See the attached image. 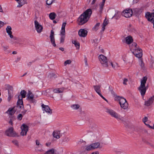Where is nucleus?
<instances>
[{
    "mask_svg": "<svg viewBox=\"0 0 154 154\" xmlns=\"http://www.w3.org/2000/svg\"><path fill=\"white\" fill-rule=\"evenodd\" d=\"M92 14L91 9L87 10L82 13L78 19V24L79 25H82L86 23L89 20Z\"/></svg>",
    "mask_w": 154,
    "mask_h": 154,
    "instance_id": "nucleus-1",
    "label": "nucleus"
},
{
    "mask_svg": "<svg viewBox=\"0 0 154 154\" xmlns=\"http://www.w3.org/2000/svg\"><path fill=\"white\" fill-rule=\"evenodd\" d=\"M130 48L132 53L137 57L140 58L142 56V51L139 46L135 42L130 46Z\"/></svg>",
    "mask_w": 154,
    "mask_h": 154,
    "instance_id": "nucleus-2",
    "label": "nucleus"
},
{
    "mask_svg": "<svg viewBox=\"0 0 154 154\" xmlns=\"http://www.w3.org/2000/svg\"><path fill=\"white\" fill-rule=\"evenodd\" d=\"M147 79L146 76L143 78L141 82V84L138 89L141 95L143 97L145 94L146 91L147 89V87H146L145 85Z\"/></svg>",
    "mask_w": 154,
    "mask_h": 154,
    "instance_id": "nucleus-3",
    "label": "nucleus"
},
{
    "mask_svg": "<svg viewBox=\"0 0 154 154\" xmlns=\"http://www.w3.org/2000/svg\"><path fill=\"white\" fill-rule=\"evenodd\" d=\"M116 100L118 101L120 105V107L124 109H128V104L126 100L123 97L117 96L115 97Z\"/></svg>",
    "mask_w": 154,
    "mask_h": 154,
    "instance_id": "nucleus-4",
    "label": "nucleus"
},
{
    "mask_svg": "<svg viewBox=\"0 0 154 154\" xmlns=\"http://www.w3.org/2000/svg\"><path fill=\"white\" fill-rule=\"evenodd\" d=\"M106 111L112 117L115 118L116 119L122 121H125V119L123 117L121 116L114 110L111 109H107Z\"/></svg>",
    "mask_w": 154,
    "mask_h": 154,
    "instance_id": "nucleus-5",
    "label": "nucleus"
},
{
    "mask_svg": "<svg viewBox=\"0 0 154 154\" xmlns=\"http://www.w3.org/2000/svg\"><path fill=\"white\" fill-rule=\"evenodd\" d=\"M98 58L100 63L103 67H108V60L106 56L103 54H101L99 56Z\"/></svg>",
    "mask_w": 154,
    "mask_h": 154,
    "instance_id": "nucleus-6",
    "label": "nucleus"
},
{
    "mask_svg": "<svg viewBox=\"0 0 154 154\" xmlns=\"http://www.w3.org/2000/svg\"><path fill=\"white\" fill-rule=\"evenodd\" d=\"M12 29L11 26H8L6 28V31L7 33L8 34V35H9L10 37L11 38H13V39L11 40V41L12 42V44H14V42H13L14 41V40H17V41L15 42L14 43L16 44H18V41H19V40L17 38L15 37H14L12 35V32H11Z\"/></svg>",
    "mask_w": 154,
    "mask_h": 154,
    "instance_id": "nucleus-7",
    "label": "nucleus"
},
{
    "mask_svg": "<svg viewBox=\"0 0 154 154\" xmlns=\"http://www.w3.org/2000/svg\"><path fill=\"white\" fill-rule=\"evenodd\" d=\"M5 134L10 137H14L17 136V133L14 131L13 127H11L7 130L5 132Z\"/></svg>",
    "mask_w": 154,
    "mask_h": 154,
    "instance_id": "nucleus-8",
    "label": "nucleus"
},
{
    "mask_svg": "<svg viewBox=\"0 0 154 154\" xmlns=\"http://www.w3.org/2000/svg\"><path fill=\"white\" fill-rule=\"evenodd\" d=\"M132 11L130 9L124 10L122 13V15L126 18L131 17L132 16Z\"/></svg>",
    "mask_w": 154,
    "mask_h": 154,
    "instance_id": "nucleus-9",
    "label": "nucleus"
},
{
    "mask_svg": "<svg viewBox=\"0 0 154 154\" xmlns=\"http://www.w3.org/2000/svg\"><path fill=\"white\" fill-rule=\"evenodd\" d=\"M21 132L20 133L21 135L22 136H26L28 131V126L25 124H23L21 126Z\"/></svg>",
    "mask_w": 154,
    "mask_h": 154,
    "instance_id": "nucleus-10",
    "label": "nucleus"
},
{
    "mask_svg": "<svg viewBox=\"0 0 154 154\" xmlns=\"http://www.w3.org/2000/svg\"><path fill=\"white\" fill-rule=\"evenodd\" d=\"M34 25L35 29L37 32L38 33H41L43 29V26L40 24L36 20L34 21Z\"/></svg>",
    "mask_w": 154,
    "mask_h": 154,
    "instance_id": "nucleus-11",
    "label": "nucleus"
},
{
    "mask_svg": "<svg viewBox=\"0 0 154 154\" xmlns=\"http://www.w3.org/2000/svg\"><path fill=\"white\" fill-rule=\"evenodd\" d=\"M154 100V95L149 98L145 102L144 105L147 106L151 105L153 103Z\"/></svg>",
    "mask_w": 154,
    "mask_h": 154,
    "instance_id": "nucleus-12",
    "label": "nucleus"
},
{
    "mask_svg": "<svg viewBox=\"0 0 154 154\" xmlns=\"http://www.w3.org/2000/svg\"><path fill=\"white\" fill-rule=\"evenodd\" d=\"M145 17L148 20L152 22L154 20V12L151 13L149 12L146 13Z\"/></svg>",
    "mask_w": 154,
    "mask_h": 154,
    "instance_id": "nucleus-13",
    "label": "nucleus"
},
{
    "mask_svg": "<svg viewBox=\"0 0 154 154\" xmlns=\"http://www.w3.org/2000/svg\"><path fill=\"white\" fill-rule=\"evenodd\" d=\"M54 35V32L53 30H51V33L50 35V41L53 46L54 47H55L56 46V44L55 43Z\"/></svg>",
    "mask_w": 154,
    "mask_h": 154,
    "instance_id": "nucleus-14",
    "label": "nucleus"
},
{
    "mask_svg": "<svg viewBox=\"0 0 154 154\" xmlns=\"http://www.w3.org/2000/svg\"><path fill=\"white\" fill-rule=\"evenodd\" d=\"M88 31L84 29H80L78 32L79 35L80 37H85L87 35Z\"/></svg>",
    "mask_w": 154,
    "mask_h": 154,
    "instance_id": "nucleus-15",
    "label": "nucleus"
},
{
    "mask_svg": "<svg viewBox=\"0 0 154 154\" xmlns=\"http://www.w3.org/2000/svg\"><path fill=\"white\" fill-rule=\"evenodd\" d=\"M54 137L57 139H59L62 136L60 131L58 130L54 131L52 133Z\"/></svg>",
    "mask_w": 154,
    "mask_h": 154,
    "instance_id": "nucleus-16",
    "label": "nucleus"
},
{
    "mask_svg": "<svg viewBox=\"0 0 154 154\" xmlns=\"http://www.w3.org/2000/svg\"><path fill=\"white\" fill-rule=\"evenodd\" d=\"M20 95L18 96V100L17 103V106L19 108L23 107V101L22 98H20Z\"/></svg>",
    "mask_w": 154,
    "mask_h": 154,
    "instance_id": "nucleus-17",
    "label": "nucleus"
},
{
    "mask_svg": "<svg viewBox=\"0 0 154 154\" xmlns=\"http://www.w3.org/2000/svg\"><path fill=\"white\" fill-rule=\"evenodd\" d=\"M27 97L28 100L31 102L33 103L34 102V95L30 91L28 92L27 94Z\"/></svg>",
    "mask_w": 154,
    "mask_h": 154,
    "instance_id": "nucleus-18",
    "label": "nucleus"
},
{
    "mask_svg": "<svg viewBox=\"0 0 154 154\" xmlns=\"http://www.w3.org/2000/svg\"><path fill=\"white\" fill-rule=\"evenodd\" d=\"M42 106L44 110L47 112L49 114H51L52 113L51 110L50 109L48 106L45 105L44 104H42Z\"/></svg>",
    "mask_w": 154,
    "mask_h": 154,
    "instance_id": "nucleus-19",
    "label": "nucleus"
},
{
    "mask_svg": "<svg viewBox=\"0 0 154 154\" xmlns=\"http://www.w3.org/2000/svg\"><path fill=\"white\" fill-rule=\"evenodd\" d=\"M66 24V22L63 23L60 32V35H65V27Z\"/></svg>",
    "mask_w": 154,
    "mask_h": 154,
    "instance_id": "nucleus-20",
    "label": "nucleus"
},
{
    "mask_svg": "<svg viewBox=\"0 0 154 154\" xmlns=\"http://www.w3.org/2000/svg\"><path fill=\"white\" fill-rule=\"evenodd\" d=\"M100 87L101 86L99 85H95L93 86L94 90L99 95L101 94Z\"/></svg>",
    "mask_w": 154,
    "mask_h": 154,
    "instance_id": "nucleus-21",
    "label": "nucleus"
},
{
    "mask_svg": "<svg viewBox=\"0 0 154 154\" xmlns=\"http://www.w3.org/2000/svg\"><path fill=\"white\" fill-rule=\"evenodd\" d=\"M16 1L18 4L17 7L18 8L21 7L25 4H26L24 0H16Z\"/></svg>",
    "mask_w": 154,
    "mask_h": 154,
    "instance_id": "nucleus-22",
    "label": "nucleus"
},
{
    "mask_svg": "<svg viewBox=\"0 0 154 154\" xmlns=\"http://www.w3.org/2000/svg\"><path fill=\"white\" fill-rule=\"evenodd\" d=\"M139 64L140 66L141 69L143 70L145 69V64L143 61L141 59H140L139 60Z\"/></svg>",
    "mask_w": 154,
    "mask_h": 154,
    "instance_id": "nucleus-23",
    "label": "nucleus"
},
{
    "mask_svg": "<svg viewBox=\"0 0 154 154\" xmlns=\"http://www.w3.org/2000/svg\"><path fill=\"white\" fill-rule=\"evenodd\" d=\"M125 41L127 44H130L133 41V39L130 36H129L125 38Z\"/></svg>",
    "mask_w": 154,
    "mask_h": 154,
    "instance_id": "nucleus-24",
    "label": "nucleus"
},
{
    "mask_svg": "<svg viewBox=\"0 0 154 154\" xmlns=\"http://www.w3.org/2000/svg\"><path fill=\"white\" fill-rule=\"evenodd\" d=\"M108 24V20H106V18L104 20V21L103 23L102 27V30L101 31V32H103L104 31L105 29V27Z\"/></svg>",
    "mask_w": 154,
    "mask_h": 154,
    "instance_id": "nucleus-25",
    "label": "nucleus"
},
{
    "mask_svg": "<svg viewBox=\"0 0 154 154\" xmlns=\"http://www.w3.org/2000/svg\"><path fill=\"white\" fill-rule=\"evenodd\" d=\"M64 88H62L55 89L53 90V92L54 93H61L63 92Z\"/></svg>",
    "mask_w": 154,
    "mask_h": 154,
    "instance_id": "nucleus-26",
    "label": "nucleus"
},
{
    "mask_svg": "<svg viewBox=\"0 0 154 154\" xmlns=\"http://www.w3.org/2000/svg\"><path fill=\"white\" fill-rule=\"evenodd\" d=\"M93 149L99 148L100 143L99 142H97L91 144Z\"/></svg>",
    "mask_w": 154,
    "mask_h": 154,
    "instance_id": "nucleus-27",
    "label": "nucleus"
},
{
    "mask_svg": "<svg viewBox=\"0 0 154 154\" xmlns=\"http://www.w3.org/2000/svg\"><path fill=\"white\" fill-rule=\"evenodd\" d=\"M56 150L54 148H52L47 151L44 154H54Z\"/></svg>",
    "mask_w": 154,
    "mask_h": 154,
    "instance_id": "nucleus-28",
    "label": "nucleus"
},
{
    "mask_svg": "<svg viewBox=\"0 0 154 154\" xmlns=\"http://www.w3.org/2000/svg\"><path fill=\"white\" fill-rule=\"evenodd\" d=\"M100 25V23H97L92 28V30L94 31H96L99 29Z\"/></svg>",
    "mask_w": 154,
    "mask_h": 154,
    "instance_id": "nucleus-29",
    "label": "nucleus"
},
{
    "mask_svg": "<svg viewBox=\"0 0 154 154\" xmlns=\"http://www.w3.org/2000/svg\"><path fill=\"white\" fill-rule=\"evenodd\" d=\"M72 43L74 44L77 49H79L80 47V44L79 42L75 40H72Z\"/></svg>",
    "mask_w": 154,
    "mask_h": 154,
    "instance_id": "nucleus-30",
    "label": "nucleus"
},
{
    "mask_svg": "<svg viewBox=\"0 0 154 154\" xmlns=\"http://www.w3.org/2000/svg\"><path fill=\"white\" fill-rule=\"evenodd\" d=\"M80 105L79 104H72L71 106V109L73 110H77L80 107Z\"/></svg>",
    "mask_w": 154,
    "mask_h": 154,
    "instance_id": "nucleus-31",
    "label": "nucleus"
},
{
    "mask_svg": "<svg viewBox=\"0 0 154 154\" xmlns=\"http://www.w3.org/2000/svg\"><path fill=\"white\" fill-rule=\"evenodd\" d=\"M56 16V14L54 12L51 13L49 15L50 18L51 20H54Z\"/></svg>",
    "mask_w": 154,
    "mask_h": 154,
    "instance_id": "nucleus-32",
    "label": "nucleus"
},
{
    "mask_svg": "<svg viewBox=\"0 0 154 154\" xmlns=\"http://www.w3.org/2000/svg\"><path fill=\"white\" fill-rule=\"evenodd\" d=\"M36 144L37 146L36 148H42V145L40 143L39 141L38 140L35 141Z\"/></svg>",
    "mask_w": 154,
    "mask_h": 154,
    "instance_id": "nucleus-33",
    "label": "nucleus"
},
{
    "mask_svg": "<svg viewBox=\"0 0 154 154\" xmlns=\"http://www.w3.org/2000/svg\"><path fill=\"white\" fill-rule=\"evenodd\" d=\"M105 1L106 0H104V1H103V0L101 4L100 5V13H101L102 12V11L103 10V6L104 5V3H105Z\"/></svg>",
    "mask_w": 154,
    "mask_h": 154,
    "instance_id": "nucleus-34",
    "label": "nucleus"
},
{
    "mask_svg": "<svg viewBox=\"0 0 154 154\" xmlns=\"http://www.w3.org/2000/svg\"><path fill=\"white\" fill-rule=\"evenodd\" d=\"M15 112L14 110L13 109H9L8 111L7 112V113L12 116L14 113Z\"/></svg>",
    "mask_w": 154,
    "mask_h": 154,
    "instance_id": "nucleus-35",
    "label": "nucleus"
},
{
    "mask_svg": "<svg viewBox=\"0 0 154 154\" xmlns=\"http://www.w3.org/2000/svg\"><path fill=\"white\" fill-rule=\"evenodd\" d=\"M26 94V91L25 90H22L20 92V95L21 96V98H22V99L23 98H24L25 97Z\"/></svg>",
    "mask_w": 154,
    "mask_h": 154,
    "instance_id": "nucleus-36",
    "label": "nucleus"
},
{
    "mask_svg": "<svg viewBox=\"0 0 154 154\" xmlns=\"http://www.w3.org/2000/svg\"><path fill=\"white\" fill-rule=\"evenodd\" d=\"M123 80V84L125 85H127V82L128 81V79L127 78H124L122 79Z\"/></svg>",
    "mask_w": 154,
    "mask_h": 154,
    "instance_id": "nucleus-37",
    "label": "nucleus"
},
{
    "mask_svg": "<svg viewBox=\"0 0 154 154\" xmlns=\"http://www.w3.org/2000/svg\"><path fill=\"white\" fill-rule=\"evenodd\" d=\"M65 35H61L60 38V43H63L64 42Z\"/></svg>",
    "mask_w": 154,
    "mask_h": 154,
    "instance_id": "nucleus-38",
    "label": "nucleus"
},
{
    "mask_svg": "<svg viewBox=\"0 0 154 154\" xmlns=\"http://www.w3.org/2000/svg\"><path fill=\"white\" fill-rule=\"evenodd\" d=\"M85 149L87 151H90L93 150L91 144L86 147Z\"/></svg>",
    "mask_w": 154,
    "mask_h": 154,
    "instance_id": "nucleus-39",
    "label": "nucleus"
},
{
    "mask_svg": "<svg viewBox=\"0 0 154 154\" xmlns=\"http://www.w3.org/2000/svg\"><path fill=\"white\" fill-rule=\"evenodd\" d=\"M54 1L55 0H47L46 4L48 5H51Z\"/></svg>",
    "mask_w": 154,
    "mask_h": 154,
    "instance_id": "nucleus-40",
    "label": "nucleus"
},
{
    "mask_svg": "<svg viewBox=\"0 0 154 154\" xmlns=\"http://www.w3.org/2000/svg\"><path fill=\"white\" fill-rule=\"evenodd\" d=\"M72 61H71L70 60H68L65 61L64 63V66H66L67 64H70Z\"/></svg>",
    "mask_w": 154,
    "mask_h": 154,
    "instance_id": "nucleus-41",
    "label": "nucleus"
},
{
    "mask_svg": "<svg viewBox=\"0 0 154 154\" xmlns=\"http://www.w3.org/2000/svg\"><path fill=\"white\" fill-rule=\"evenodd\" d=\"M111 65L113 69H115L117 66H118V65L117 63H113L112 62H111Z\"/></svg>",
    "mask_w": 154,
    "mask_h": 154,
    "instance_id": "nucleus-42",
    "label": "nucleus"
},
{
    "mask_svg": "<svg viewBox=\"0 0 154 154\" xmlns=\"http://www.w3.org/2000/svg\"><path fill=\"white\" fill-rule=\"evenodd\" d=\"M14 120V118L13 117H12L11 118H10V120L8 122V123L10 124H11V125H13V123L12 121Z\"/></svg>",
    "mask_w": 154,
    "mask_h": 154,
    "instance_id": "nucleus-43",
    "label": "nucleus"
},
{
    "mask_svg": "<svg viewBox=\"0 0 154 154\" xmlns=\"http://www.w3.org/2000/svg\"><path fill=\"white\" fill-rule=\"evenodd\" d=\"M22 117L23 115L21 114H18L17 116V119L20 120L22 119Z\"/></svg>",
    "mask_w": 154,
    "mask_h": 154,
    "instance_id": "nucleus-44",
    "label": "nucleus"
},
{
    "mask_svg": "<svg viewBox=\"0 0 154 154\" xmlns=\"http://www.w3.org/2000/svg\"><path fill=\"white\" fill-rule=\"evenodd\" d=\"M69 140V138L68 137H65L63 140V141L64 142H66V143L68 142Z\"/></svg>",
    "mask_w": 154,
    "mask_h": 154,
    "instance_id": "nucleus-45",
    "label": "nucleus"
},
{
    "mask_svg": "<svg viewBox=\"0 0 154 154\" xmlns=\"http://www.w3.org/2000/svg\"><path fill=\"white\" fill-rule=\"evenodd\" d=\"M2 48H3V50L4 51H6L8 48V46L7 45H2Z\"/></svg>",
    "mask_w": 154,
    "mask_h": 154,
    "instance_id": "nucleus-46",
    "label": "nucleus"
},
{
    "mask_svg": "<svg viewBox=\"0 0 154 154\" xmlns=\"http://www.w3.org/2000/svg\"><path fill=\"white\" fill-rule=\"evenodd\" d=\"M12 142L15 145L18 146V141L16 140H14L12 141Z\"/></svg>",
    "mask_w": 154,
    "mask_h": 154,
    "instance_id": "nucleus-47",
    "label": "nucleus"
},
{
    "mask_svg": "<svg viewBox=\"0 0 154 154\" xmlns=\"http://www.w3.org/2000/svg\"><path fill=\"white\" fill-rule=\"evenodd\" d=\"M148 118L146 117H145L143 119V122L145 124L146 122L148 120Z\"/></svg>",
    "mask_w": 154,
    "mask_h": 154,
    "instance_id": "nucleus-48",
    "label": "nucleus"
},
{
    "mask_svg": "<svg viewBox=\"0 0 154 154\" xmlns=\"http://www.w3.org/2000/svg\"><path fill=\"white\" fill-rule=\"evenodd\" d=\"M5 24L4 23L0 20V29Z\"/></svg>",
    "mask_w": 154,
    "mask_h": 154,
    "instance_id": "nucleus-49",
    "label": "nucleus"
},
{
    "mask_svg": "<svg viewBox=\"0 0 154 154\" xmlns=\"http://www.w3.org/2000/svg\"><path fill=\"white\" fill-rule=\"evenodd\" d=\"M0 12L4 13V12L2 9V8L1 5H0Z\"/></svg>",
    "mask_w": 154,
    "mask_h": 154,
    "instance_id": "nucleus-50",
    "label": "nucleus"
},
{
    "mask_svg": "<svg viewBox=\"0 0 154 154\" xmlns=\"http://www.w3.org/2000/svg\"><path fill=\"white\" fill-rule=\"evenodd\" d=\"M99 95L104 100H105V101H106V102H107V100L101 94H100Z\"/></svg>",
    "mask_w": 154,
    "mask_h": 154,
    "instance_id": "nucleus-51",
    "label": "nucleus"
},
{
    "mask_svg": "<svg viewBox=\"0 0 154 154\" xmlns=\"http://www.w3.org/2000/svg\"><path fill=\"white\" fill-rule=\"evenodd\" d=\"M145 125H146V126L148 127L149 128L152 129V126H150L149 124L145 123Z\"/></svg>",
    "mask_w": 154,
    "mask_h": 154,
    "instance_id": "nucleus-52",
    "label": "nucleus"
},
{
    "mask_svg": "<svg viewBox=\"0 0 154 154\" xmlns=\"http://www.w3.org/2000/svg\"><path fill=\"white\" fill-rule=\"evenodd\" d=\"M26 112H27L26 110H24L22 112V113L23 114V115H24L26 114Z\"/></svg>",
    "mask_w": 154,
    "mask_h": 154,
    "instance_id": "nucleus-53",
    "label": "nucleus"
},
{
    "mask_svg": "<svg viewBox=\"0 0 154 154\" xmlns=\"http://www.w3.org/2000/svg\"><path fill=\"white\" fill-rule=\"evenodd\" d=\"M51 143L50 142L46 143V145L47 146H49L51 145Z\"/></svg>",
    "mask_w": 154,
    "mask_h": 154,
    "instance_id": "nucleus-54",
    "label": "nucleus"
},
{
    "mask_svg": "<svg viewBox=\"0 0 154 154\" xmlns=\"http://www.w3.org/2000/svg\"><path fill=\"white\" fill-rule=\"evenodd\" d=\"M94 41L95 42L98 43V40L96 38L94 40Z\"/></svg>",
    "mask_w": 154,
    "mask_h": 154,
    "instance_id": "nucleus-55",
    "label": "nucleus"
},
{
    "mask_svg": "<svg viewBox=\"0 0 154 154\" xmlns=\"http://www.w3.org/2000/svg\"><path fill=\"white\" fill-rule=\"evenodd\" d=\"M119 12H117V13L116 14H115V15H114V16L113 17H112V18H113L114 17H116V15H118V16H119Z\"/></svg>",
    "mask_w": 154,
    "mask_h": 154,
    "instance_id": "nucleus-56",
    "label": "nucleus"
},
{
    "mask_svg": "<svg viewBox=\"0 0 154 154\" xmlns=\"http://www.w3.org/2000/svg\"><path fill=\"white\" fill-rule=\"evenodd\" d=\"M140 128H137L135 130V131L137 132H139L140 131L139 130Z\"/></svg>",
    "mask_w": 154,
    "mask_h": 154,
    "instance_id": "nucleus-57",
    "label": "nucleus"
},
{
    "mask_svg": "<svg viewBox=\"0 0 154 154\" xmlns=\"http://www.w3.org/2000/svg\"><path fill=\"white\" fill-rule=\"evenodd\" d=\"M59 49L62 51H64V48L62 47L60 48H59Z\"/></svg>",
    "mask_w": 154,
    "mask_h": 154,
    "instance_id": "nucleus-58",
    "label": "nucleus"
},
{
    "mask_svg": "<svg viewBox=\"0 0 154 154\" xmlns=\"http://www.w3.org/2000/svg\"><path fill=\"white\" fill-rule=\"evenodd\" d=\"M20 57H18L16 61V62L20 60Z\"/></svg>",
    "mask_w": 154,
    "mask_h": 154,
    "instance_id": "nucleus-59",
    "label": "nucleus"
},
{
    "mask_svg": "<svg viewBox=\"0 0 154 154\" xmlns=\"http://www.w3.org/2000/svg\"><path fill=\"white\" fill-rule=\"evenodd\" d=\"M85 65L86 66H87L88 65V64L87 63V60L86 59H85Z\"/></svg>",
    "mask_w": 154,
    "mask_h": 154,
    "instance_id": "nucleus-60",
    "label": "nucleus"
},
{
    "mask_svg": "<svg viewBox=\"0 0 154 154\" xmlns=\"http://www.w3.org/2000/svg\"><path fill=\"white\" fill-rule=\"evenodd\" d=\"M96 0H93V1L92 2V4H93L95 2H96Z\"/></svg>",
    "mask_w": 154,
    "mask_h": 154,
    "instance_id": "nucleus-61",
    "label": "nucleus"
},
{
    "mask_svg": "<svg viewBox=\"0 0 154 154\" xmlns=\"http://www.w3.org/2000/svg\"><path fill=\"white\" fill-rule=\"evenodd\" d=\"M96 0H93V1L92 2V4H93L95 2H96Z\"/></svg>",
    "mask_w": 154,
    "mask_h": 154,
    "instance_id": "nucleus-62",
    "label": "nucleus"
},
{
    "mask_svg": "<svg viewBox=\"0 0 154 154\" xmlns=\"http://www.w3.org/2000/svg\"><path fill=\"white\" fill-rule=\"evenodd\" d=\"M96 0H93V1L92 2V4H93L95 2H96Z\"/></svg>",
    "mask_w": 154,
    "mask_h": 154,
    "instance_id": "nucleus-63",
    "label": "nucleus"
},
{
    "mask_svg": "<svg viewBox=\"0 0 154 154\" xmlns=\"http://www.w3.org/2000/svg\"><path fill=\"white\" fill-rule=\"evenodd\" d=\"M91 154H98V153L97 152H94L92 153Z\"/></svg>",
    "mask_w": 154,
    "mask_h": 154,
    "instance_id": "nucleus-64",
    "label": "nucleus"
}]
</instances>
